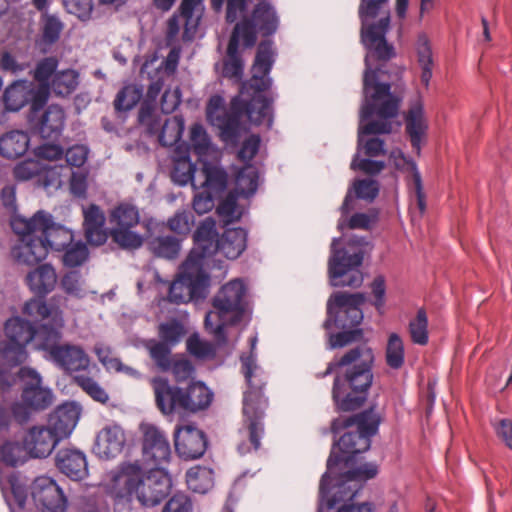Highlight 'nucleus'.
<instances>
[{
	"mask_svg": "<svg viewBox=\"0 0 512 512\" xmlns=\"http://www.w3.org/2000/svg\"><path fill=\"white\" fill-rule=\"evenodd\" d=\"M185 334L186 330L184 325L177 320H171L162 323L159 326V336L161 338V342L167 343L171 347H174L176 344H178Z\"/></svg>",
	"mask_w": 512,
	"mask_h": 512,
	"instance_id": "obj_57",
	"label": "nucleus"
},
{
	"mask_svg": "<svg viewBox=\"0 0 512 512\" xmlns=\"http://www.w3.org/2000/svg\"><path fill=\"white\" fill-rule=\"evenodd\" d=\"M204 0H182L179 7V14H173L167 21L166 41L173 45L179 36L181 29L180 19H183L182 40L192 41L195 38L197 29L204 12Z\"/></svg>",
	"mask_w": 512,
	"mask_h": 512,
	"instance_id": "obj_15",
	"label": "nucleus"
},
{
	"mask_svg": "<svg viewBox=\"0 0 512 512\" xmlns=\"http://www.w3.org/2000/svg\"><path fill=\"white\" fill-rule=\"evenodd\" d=\"M227 185V174L224 170L205 162L198 172V189L211 193H220Z\"/></svg>",
	"mask_w": 512,
	"mask_h": 512,
	"instance_id": "obj_36",
	"label": "nucleus"
},
{
	"mask_svg": "<svg viewBox=\"0 0 512 512\" xmlns=\"http://www.w3.org/2000/svg\"><path fill=\"white\" fill-rule=\"evenodd\" d=\"M209 286V276L204 266L197 260L196 254L189 253L181 266L178 278L169 287L168 301L174 304H184L190 301L204 299Z\"/></svg>",
	"mask_w": 512,
	"mask_h": 512,
	"instance_id": "obj_9",
	"label": "nucleus"
},
{
	"mask_svg": "<svg viewBox=\"0 0 512 512\" xmlns=\"http://www.w3.org/2000/svg\"><path fill=\"white\" fill-rule=\"evenodd\" d=\"M373 362V350L360 345L335 358L324 372L317 373L318 378L335 373L332 398L338 410L354 411L365 402L373 382Z\"/></svg>",
	"mask_w": 512,
	"mask_h": 512,
	"instance_id": "obj_3",
	"label": "nucleus"
},
{
	"mask_svg": "<svg viewBox=\"0 0 512 512\" xmlns=\"http://www.w3.org/2000/svg\"><path fill=\"white\" fill-rule=\"evenodd\" d=\"M193 502L191 498L183 493H175L164 505L162 512H192Z\"/></svg>",
	"mask_w": 512,
	"mask_h": 512,
	"instance_id": "obj_63",
	"label": "nucleus"
},
{
	"mask_svg": "<svg viewBox=\"0 0 512 512\" xmlns=\"http://www.w3.org/2000/svg\"><path fill=\"white\" fill-rule=\"evenodd\" d=\"M66 114L59 105H49L33 123L34 130L43 139H58L64 129Z\"/></svg>",
	"mask_w": 512,
	"mask_h": 512,
	"instance_id": "obj_28",
	"label": "nucleus"
},
{
	"mask_svg": "<svg viewBox=\"0 0 512 512\" xmlns=\"http://www.w3.org/2000/svg\"><path fill=\"white\" fill-rule=\"evenodd\" d=\"M187 351L198 359H210L216 354V347L209 341L203 340L198 334L189 336L186 342Z\"/></svg>",
	"mask_w": 512,
	"mask_h": 512,
	"instance_id": "obj_55",
	"label": "nucleus"
},
{
	"mask_svg": "<svg viewBox=\"0 0 512 512\" xmlns=\"http://www.w3.org/2000/svg\"><path fill=\"white\" fill-rule=\"evenodd\" d=\"M26 346L14 342H4L0 346V388L3 393L8 391L14 382L9 370L26 361Z\"/></svg>",
	"mask_w": 512,
	"mask_h": 512,
	"instance_id": "obj_22",
	"label": "nucleus"
},
{
	"mask_svg": "<svg viewBox=\"0 0 512 512\" xmlns=\"http://www.w3.org/2000/svg\"><path fill=\"white\" fill-rule=\"evenodd\" d=\"M339 240L331 244V256L328 261V274L333 287L358 288L364 277L360 270L364 255L361 251L349 253L346 249H337Z\"/></svg>",
	"mask_w": 512,
	"mask_h": 512,
	"instance_id": "obj_12",
	"label": "nucleus"
},
{
	"mask_svg": "<svg viewBox=\"0 0 512 512\" xmlns=\"http://www.w3.org/2000/svg\"><path fill=\"white\" fill-rule=\"evenodd\" d=\"M241 28L242 25H235L228 43L227 56L223 61L222 75L235 81L242 79L244 71V61L239 53V43L242 41L239 36Z\"/></svg>",
	"mask_w": 512,
	"mask_h": 512,
	"instance_id": "obj_32",
	"label": "nucleus"
},
{
	"mask_svg": "<svg viewBox=\"0 0 512 512\" xmlns=\"http://www.w3.org/2000/svg\"><path fill=\"white\" fill-rule=\"evenodd\" d=\"M259 174L253 165H246L236 175V192L244 196L253 195L258 187Z\"/></svg>",
	"mask_w": 512,
	"mask_h": 512,
	"instance_id": "obj_49",
	"label": "nucleus"
},
{
	"mask_svg": "<svg viewBox=\"0 0 512 512\" xmlns=\"http://www.w3.org/2000/svg\"><path fill=\"white\" fill-rule=\"evenodd\" d=\"M126 443L125 432L118 424L106 425L96 437L95 454L104 460L118 456Z\"/></svg>",
	"mask_w": 512,
	"mask_h": 512,
	"instance_id": "obj_23",
	"label": "nucleus"
},
{
	"mask_svg": "<svg viewBox=\"0 0 512 512\" xmlns=\"http://www.w3.org/2000/svg\"><path fill=\"white\" fill-rule=\"evenodd\" d=\"M11 227L20 236L11 256L17 263L28 266L44 260L49 250L62 251L74 240L73 232L54 223L51 214L45 211H38L29 219L14 217Z\"/></svg>",
	"mask_w": 512,
	"mask_h": 512,
	"instance_id": "obj_4",
	"label": "nucleus"
},
{
	"mask_svg": "<svg viewBox=\"0 0 512 512\" xmlns=\"http://www.w3.org/2000/svg\"><path fill=\"white\" fill-rule=\"evenodd\" d=\"M386 364L394 370L400 369L405 361L404 343L397 333H391L388 337L385 350Z\"/></svg>",
	"mask_w": 512,
	"mask_h": 512,
	"instance_id": "obj_51",
	"label": "nucleus"
},
{
	"mask_svg": "<svg viewBox=\"0 0 512 512\" xmlns=\"http://www.w3.org/2000/svg\"><path fill=\"white\" fill-rule=\"evenodd\" d=\"M79 420V411L72 403L59 406L49 418V428L60 440L68 437Z\"/></svg>",
	"mask_w": 512,
	"mask_h": 512,
	"instance_id": "obj_34",
	"label": "nucleus"
},
{
	"mask_svg": "<svg viewBox=\"0 0 512 512\" xmlns=\"http://www.w3.org/2000/svg\"><path fill=\"white\" fill-rule=\"evenodd\" d=\"M52 360L68 372L84 371L89 367L90 359L77 345L64 344L51 351Z\"/></svg>",
	"mask_w": 512,
	"mask_h": 512,
	"instance_id": "obj_29",
	"label": "nucleus"
},
{
	"mask_svg": "<svg viewBox=\"0 0 512 512\" xmlns=\"http://www.w3.org/2000/svg\"><path fill=\"white\" fill-rule=\"evenodd\" d=\"M138 119L146 128L147 134L157 135L159 143L164 147L175 145L182 137L184 120L181 116H173L163 121L159 115L153 113L149 105H144L139 110Z\"/></svg>",
	"mask_w": 512,
	"mask_h": 512,
	"instance_id": "obj_16",
	"label": "nucleus"
},
{
	"mask_svg": "<svg viewBox=\"0 0 512 512\" xmlns=\"http://www.w3.org/2000/svg\"><path fill=\"white\" fill-rule=\"evenodd\" d=\"M198 172L196 166L188 158H182L176 161L172 178L175 183L182 186L191 183L196 190L198 189Z\"/></svg>",
	"mask_w": 512,
	"mask_h": 512,
	"instance_id": "obj_48",
	"label": "nucleus"
},
{
	"mask_svg": "<svg viewBox=\"0 0 512 512\" xmlns=\"http://www.w3.org/2000/svg\"><path fill=\"white\" fill-rule=\"evenodd\" d=\"M405 131L410 139L412 148L419 155L421 151V142L426 135L428 123L424 113L423 102L417 97L408 108L404 116Z\"/></svg>",
	"mask_w": 512,
	"mask_h": 512,
	"instance_id": "obj_25",
	"label": "nucleus"
},
{
	"mask_svg": "<svg viewBox=\"0 0 512 512\" xmlns=\"http://www.w3.org/2000/svg\"><path fill=\"white\" fill-rule=\"evenodd\" d=\"M356 197L367 201H373L379 193V184L373 179L356 180L353 184Z\"/></svg>",
	"mask_w": 512,
	"mask_h": 512,
	"instance_id": "obj_62",
	"label": "nucleus"
},
{
	"mask_svg": "<svg viewBox=\"0 0 512 512\" xmlns=\"http://www.w3.org/2000/svg\"><path fill=\"white\" fill-rule=\"evenodd\" d=\"M142 461L149 469H164L171 458L167 436L153 424H142Z\"/></svg>",
	"mask_w": 512,
	"mask_h": 512,
	"instance_id": "obj_17",
	"label": "nucleus"
},
{
	"mask_svg": "<svg viewBox=\"0 0 512 512\" xmlns=\"http://www.w3.org/2000/svg\"><path fill=\"white\" fill-rule=\"evenodd\" d=\"M416 54H417V63L421 70L420 72V81L421 84L428 89L430 80L432 78V68L434 65L433 61V53L431 49L430 42L425 34H421L418 36L416 42Z\"/></svg>",
	"mask_w": 512,
	"mask_h": 512,
	"instance_id": "obj_40",
	"label": "nucleus"
},
{
	"mask_svg": "<svg viewBox=\"0 0 512 512\" xmlns=\"http://www.w3.org/2000/svg\"><path fill=\"white\" fill-rule=\"evenodd\" d=\"M364 302L365 295L362 293H334L327 302V319L323 324L324 328L329 330L335 326L348 329L358 326L363 320L361 306Z\"/></svg>",
	"mask_w": 512,
	"mask_h": 512,
	"instance_id": "obj_13",
	"label": "nucleus"
},
{
	"mask_svg": "<svg viewBox=\"0 0 512 512\" xmlns=\"http://www.w3.org/2000/svg\"><path fill=\"white\" fill-rule=\"evenodd\" d=\"M336 446L338 447L339 452L336 451V447H333L327 460L326 473L328 474V479L326 482V491H328L330 473L333 472L334 467L342 462L347 464L357 454L367 451L371 446V440L356 430L349 431L340 437L339 441L336 443Z\"/></svg>",
	"mask_w": 512,
	"mask_h": 512,
	"instance_id": "obj_20",
	"label": "nucleus"
},
{
	"mask_svg": "<svg viewBox=\"0 0 512 512\" xmlns=\"http://www.w3.org/2000/svg\"><path fill=\"white\" fill-rule=\"evenodd\" d=\"M388 3V0H361L359 18L361 20V41L368 53L365 57L363 77L364 102L360 109L358 128V149L363 148L369 157L386 153L384 141L379 138L364 140L366 135L389 134L393 129V120L398 116L402 97L391 92L389 83L378 81L376 70L371 67V59L388 61L394 57V47L388 44L386 33L390 26V13L385 12L378 22L368 24L376 18Z\"/></svg>",
	"mask_w": 512,
	"mask_h": 512,
	"instance_id": "obj_1",
	"label": "nucleus"
},
{
	"mask_svg": "<svg viewBox=\"0 0 512 512\" xmlns=\"http://www.w3.org/2000/svg\"><path fill=\"white\" fill-rule=\"evenodd\" d=\"M0 487L5 497L10 493L16 505L21 509L24 508L27 500V489L16 473L11 472L8 475L0 473Z\"/></svg>",
	"mask_w": 512,
	"mask_h": 512,
	"instance_id": "obj_43",
	"label": "nucleus"
},
{
	"mask_svg": "<svg viewBox=\"0 0 512 512\" xmlns=\"http://www.w3.org/2000/svg\"><path fill=\"white\" fill-rule=\"evenodd\" d=\"M22 312L35 320L42 321L35 327V338L40 349L46 350L51 355L54 347L61 346L62 329L65 325L63 311L46 300L31 298L25 302Z\"/></svg>",
	"mask_w": 512,
	"mask_h": 512,
	"instance_id": "obj_8",
	"label": "nucleus"
},
{
	"mask_svg": "<svg viewBox=\"0 0 512 512\" xmlns=\"http://www.w3.org/2000/svg\"><path fill=\"white\" fill-rule=\"evenodd\" d=\"M274 50L271 41H262L257 48L249 81L242 84L240 94L231 100L230 108H225V100L220 95L210 97L206 116L208 121L220 130V136L226 143L238 140L241 119L246 116L256 125L272 122V104L262 92L269 89L272 80L269 73L274 63Z\"/></svg>",
	"mask_w": 512,
	"mask_h": 512,
	"instance_id": "obj_2",
	"label": "nucleus"
},
{
	"mask_svg": "<svg viewBox=\"0 0 512 512\" xmlns=\"http://www.w3.org/2000/svg\"><path fill=\"white\" fill-rule=\"evenodd\" d=\"M62 260L65 266L77 267L88 258V249L82 241H74L62 250Z\"/></svg>",
	"mask_w": 512,
	"mask_h": 512,
	"instance_id": "obj_58",
	"label": "nucleus"
},
{
	"mask_svg": "<svg viewBox=\"0 0 512 512\" xmlns=\"http://www.w3.org/2000/svg\"><path fill=\"white\" fill-rule=\"evenodd\" d=\"M190 140L196 154L199 156L207 154L210 147V139L203 125L199 123L192 125Z\"/></svg>",
	"mask_w": 512,
	"mask_h": 512,
	"instance_id": "obj_61",
	"label": "nucleus"
},
{
	"mask_svg": "<svg viewBox=\"0 0 512 512\" xmlns=\"http://www.w3.org/2000/svg\"><path fill=\"white\" fill-rule=\"evenodd\" d=\"M246 286L241 279L223 285L213 298V309L205 316V328L218 345L227 342L226 328L242 320L245 311Z\"/></svg>",
	"mask_w": 512,
	"mask_h": 512,
	"instance_id": "obj_7",
	"label": "nucleus"
},
{
	"mask_svg": "<svg viewBox=\"0 0 512 512\" xmlns=\"http://www.w3.org/2000/svg\"><path fill=\"white\" fill-rule=\"evenodd\" d=\"M256 342L257 338H252L249 355L241 356L242 373L248 385L243 397L242 426L238 430L237 450L241 455L260 448L264 435L263 419L269 405L268 398L263 393L267 376L257 364L254 353Z\"/></svg>",
	"mask_w": 512,
	"mask_h": 512,
	"instance_id": "obj_5",
	"label": "nucleus"
},
{
	"mask_svg": "<svg viewBox=\"0 0 512 512\" xmlns=\"http://www.w3.org/2000/svg\"><path fill=\"white\" fill-rule=\"evenodd\" d=\"M147 245L156 257L169 260L175 259L180 252V241L174 236L152 237Z\"/></svg>",
	"mask_w": 512,
	"mask_h": 512,
	"instance_id": "obj_42",
	"label": "nucleus"
},
{
	"mask_svg": "<svg viewBox=\"0 0 512 512\" xmlns=\"http://www.w3.org/2000/svg\"><path fill=\"white\" fill-rule=\"evenodd\" d=\"M63 23L55 15H43L42 43L51 46L60 38Z\"/></svg>",
	"mask_w": 512,
	"mask_h": 512,
	"instance_id": "obj_59",
	"label": "nucleus"
},
{
	"mask_svg": "<svg viewBox=\"0 0 512 512\" xmlns=\"http://www.w3.org/2000/svg\"><path fill=\"white\" fill-rule=\"evenodd\" d=\"M79 85V74L73 69H67L54 74L51 87L55 94L68 96Z\"/></svg>",
	"mask_w": 512,
	"mask_h": 512,
	"instance_id": "obj_46",
	"label": "nucleus"
},
{
	"mask_svg": "<svg viewBox=\"0 0 512 512\" xmlns=\"http://www.w3.org/2000/svg\"><path fill=\"white\" fill-rule=\"evenodd\" d=\"M59 471L74 481L83 480L88 475L86 455L75 448L60 449L55 457Z\"/></svg>",
	"mask_w": 512,
	"mask_h": 512,
	"instance_id": "obj_24",
	"label": "nucleus"
},
{
	"mask_svg": "<svg viewBox=\"0 0 512 512\" xmlns=\"http://www.w3.org/2000/svg\"><path fill=\"white\" fill-rule=\"evenodd\" d=\"M60 438L49 427H32L24 438L29 457L42 458L51 454Z\"/></svg>",
	"mask_w": 512,
	"mask_h": 512,
	"instance_id": "obj_27",
	"label": "nucleus"
},
{
	"mask_svg": "<svg viewBox=\"0 0 512 512\" xmlns=\"http://www.w3.org/2000/svg\"><path fill=\"white\" fill-rule=\"evenodd\" d=\"M186 483L193 492L204 494L213 485L212 472L204 467H192L186 473Z\"/></svg>",
	"mask_w": 512,
	"mask_h": 512,
	"instance_id": "obj_50",
	"label": "nucleus"
},
{
	"mask_svg": "<svg viewBox=\"0 0 512 512\" xmlns=\"http://www.w3.org/2000/svg\"><path fill=\"white\" fill-rule=\"evenodd\" d=\"M74 382L95 401L104 404L109 400L107 392L91 377L82 374L76 375Z\"/></svg>",
	"mask_w": 512,
	"mask_h": 512,
	"instance_id": "obj_60",
	"label": "nucleus"
},
{
	"mask_svg": "<svg viewBox=\"0 0 512 512\" xmlns=\"http://www.w3.org/2000/svg\"><path fill=\"white\" fill-rule=\"evenodd\" d=\"M5 335L10 342L26 346L35 338V326L19 316L9 318L4 325Z\"/></svg>",
	"mask_w": 512,
	"mask_h": 512,
	"instance_id": "obj_37",
	"label": "nucleus"
},
{
	"mask_svg": "<svg viewBox=\"0 0 512 512\" xmlns=\"http://www.w3.org/2000/svg\"><path fill=\"white\" fill-rule=\"evenodd\" d=\"M246 247L247 231L243 228L226 229L218 242V250L228 259L238 258Z\"/></svg>",
	"mask_w": 512,
	"mask_h": 512,
	"instance_id": "obj_35",
	"label": "nucleus"
},
{
	"mask_svg": "<svg viewBox=\"0 0 512 512\" xmlns=\"http://www.w3.org/2000/svg\"><path fill=\"white\" fill-rule=\"evenodd\" d=\"M380 424L379 415L371 408L357 415L350 416L342 421L335 420L332 423V431L338 433L340 428L356 426V431L371 440L378 431Z\"/></svg>",
	"mask_w": 512,
	"mask_h": 512,
	"instance_id": "obj_31",
	"label": "nucleus"
},
{
	"mask_svg": "<svg viewBox=\"0 0 512 512\" xmlns=\"http://www.w3.org/2000/svg\"><path fill=\"white\" fill-rule=\"evenodd\" d=\"M111 236L115 243L123 249H137L142 246L143 238L132 231V228H112Z\"/></svg>",
	"mask_w": 512,
	"mask_h": 512,
	"instance_id": "obj_56",
	"label": "nucleus"
},
{
	"mask_svg": "<svg viewBox=\"0 0 512 512\" xmlns=\"http://www.w3.org/2000/svg\"><path fill=\"white\" fill-rule=\"evenodd\" d=\"M174 438L175 450L185 460L200 458L207 449L204 432L192 425L177 428Z\"/></svg>",
	"mask_w": 512,
	"mask_h": 512,
	"instance_id": "obj_21",
	"label": "nucleus"
},
{
	"mask_svg": "<svg viewBox=\"0 0 512 512\" xmlns=\"http://www.w3.org/2000/svg\"><path fill=\"white\" fill-rule=\"evenodd\" d=\"M18 376L23 387L21 402L13 403V415L17 423L24 424L32 411L45 410L52 404L53 393L43 386L40 374L33 368L21 367Z\"/></svg>",
	"mask_w": 512,
	"mask_h": 512,
	"instance_id": "obj_10",
	"label": "nucleus"
},
{
	"mask_svg": "<svg viewBox=\"0 0 512 512\" xmlns=\"http://www.w3.org/2000/svg\"><path fill=\"white\" fill-rule=\"evenodd\" d=\"M171 478L164 469H149L144 473L138 463H124L113 477L111 493L115 510L130 509L135 496L144 507H154L169 494Z\"/></svg>",
	"mask_w": 512,
	"mask_h": 512,
	"instance_id": "obj_6",
	"label": "nucleus"
},
{
	"mask_svg": "<svg viewBox=\"0 0 512 512\" xmlns=\"http://www.w3.org/2000/svg\"><path fill=\"white\" fill-rule=\"evenodd\" d=\"M140 221L139 211L136 206L121 203L115 207L110 214V222L113 228H133Z\"/></svg>",
	"mask_w": 512,
	"mask_h": 512,
	"instance_id": "obj_44",
	"label": "nucleus"
},
{
	"mask_svg": "<svg viewBox=\"0 0 512 512\" xmlns=\"http://www.w3.org/2000/svg\"><path fill=\"white\" fill-rule=\"evenodd\" d=\"M217 236L216 222L212 218H206L197 227L193 236L195 245L190 253L195 252L197 260L202 266H204L206 257L218 251L219 239Z\"/></svg>",
	"mask_w": 512,
	"mask_h": 512,
	"instance_id": "obj_26",
	"label": "nucleus"
},
{
	"mask_svg": "<svg viewBox=\"0 0 512 512\" xmlns=\"http://www.w3.org/2000/svg\"><path fill=\"white\" fill-rule=\"evenodd\" d=\"M143 95V89L136 84L124 86L114 99V108L117 112H126L133 109Z\"/></svg>",
	"mask_w": 512,
	"mask_h": 512,
	"instance_id": "obj_47",
	"label": "nucleus"
},
{
	"mask_svg": "<svg viewBox=\"0 0 512 512\" xmlns=\"http://www.w3.org/2000/svg\"><path fill=\"white\" fill-rule=\"evenodd\" d=\"M31 494L42 512H65L67 509L68 500L63 490L48 476H39L33 481Z\"/></svg>",
	"mask_w": 512,
	"mask_h": 512,
	"instance_id": "obj_18",
	"label": "nucleus"
},
{
	"mask_svg": "<svg viewBox=\"0 0 512 512\" xmlns=\"http://www.w3.org/2000/svg\"><path fill=\"white\" fill-rule=\"evenodd\" d=\"M26 282L36 299L45 300L56 286L57 274L50 264H42L27 274Z\"/></svg>",
	"mask_w": 512,
	"mask_h": 512,
	"instance_id": "obj_30",
	"label": "nucleus"
},
{
	"mask_svg": "<svg viewBox=\"0 0 512 512\" xmlns=\"http://www.w3.org/2000/svg\"><path fill=\"white\" fill-rule=\"evenodd\" d=\"M251 16L243 18L236 25H242L239 36L245 47H253L257 40V33L269 36L276 32L279 19L269 0H257Z\"/></svg>",
	"mask_w": 512,
	"mask_h": 512,
	"instance_id": "obj_14",
	"label": "nucleus"
},
{
	"mask_svg": "<svg viewBox=\"0 0 512 512\" xmlns=\"http://www.w3.org/2000/svg\"><path fill=\"white\" fill-rule=\"evenodd\" d=\"M33 84L26 80H17L4 92V103L8 110H20L31 98Z\"/></svg>",
	"mask_w": 512,
	"mask_h": 512,
	"instance_id": "obj_39",
	"label": "nucleus"
},
{
	"mask_svg": "<svg viewBox=\"0 0 512 512\" xmlns=\"http://www.w3.org/2000/svg\"><path fill=\"white\" fill-rule=\"evenodd\" d=\"M29 458L25 445L17 441H5L0 446V462L7 466L17 467L23 465Z\"/></svg>",
	"mask_w": 512,
	"mask_h": 512,
	"instance_id": "obj_45",
	"label": "nucleus"
},
{
	"mask_svg": "<svg viewBox=\"0 0 512 512\" xmlns=\"http://www.w3.org/2000/svg\"><path fill=\"white\" fill-rule=\"evenodd\" d=\"M187 413L206 409L213 398V393L201 382H195L185 389Z\"/></svg>",
	"mask_w": 512,
	"mask_h": 512,
	"instance_id": "obj_41",
	"label": "nucleus"
},
{
	"mask_svg": "<svg viewBox=\"0 0 512 512\" xmlns=\"http://www.w3.org/2000/svg\"><path fill=\"white\" fill-rule=\"evenodd\" d=\"M237 199V193L229 192L228 195L219 203L217 213L224 225H229L241 219L243 210L237 204Z\"/></svg>",
	"mask_w": 512,
	"mask_h": 512,
	"instance_id": "obj_52",
	"label": "nucleus"
},
{
	"mask_svg": "<svg viewBox=\"0 0 512 512\" xmlns=\"http://www.w3.org/2000/svg\"><path fill=\"white\" fill-rule=\"evenodd\" d=\"M378 473L375 464L366 463L353 470L347 471L343 479L333 486L332 497H329V491H326V482L328 474L324 473L319 486L320 503L318 512H322L323 507L327 509L334 508L338 503L346 500H352L362 488L363 484L374 478Z\"/></svg>",
	"mask_w": 512,
	"mask_h": 512,
	"instance_id": "obj_11",
	"label": "nucleus"
},
{
	"mask_svg": "<svg viewBox=\"0 0 512 512\" xmlns=\"http://www.w3.org/2000/svg\"><path fill=\"white\" fill-rule=\"evenodd\" d=\"M411 341L414 344L424 346L429 341L428 317L424 309H419L408 325Z\"/></svg>",
	"mask_w": 512,
	"mask_h": 512,
	"instance_id": "obj_53",
	"label": "nucleus"
},
{
	"mask_svg": "<svg viewBox=\"0 0 512 512\" xmlns=\"http://www.w3.org/2000/svg\"><path fill=\"white\" fill-rule=\"evenodd\" d=\"M147 349L150 357L161 371H170L173 358L171 357L172 347L169 344L151 340L147 345Z\"/></svg>",
	"mask_w": 512,
	"mask_h": 512,
	"instance_id": "obj_54",
	"label": "nucleus"
},
{
	"mask_svg": "<svg viewBox=\"0 0 512 512\" xmlns=\"http://www.w3.org/2000/svg\"><path fill=\"white\" fill-rule=\"evenodd\" d=\"M157 408L166 416L187 414L185 389L171 385L162 377L151 381Z\"/></svg>",
	"mask_w": 512,
	"mask_h": 512,
	"instance_id": "obj_19",
	"label": "nucleus"
},
{
	"mask_svg": "<svg viewBox=\"0 0 512 512\" xmlns=\"http://www.w3.org/2000/svg\"><path fill=\"white\" fill-rule=\"evenodd\" d=\"M67 11L81 20H88L93 11L92 0H64Z\"/></svg>",
	"mask_w": 512,
	"mask_h": 512,
	"instance_id": "obj_64",
	"label": "nucleus"
},
{
	"mask_svg": "<svg viewBox=\"0 0 512 512\" xmlns=\"http://www.w3.org/2000/svg\"><path fill=\"white\" fill-rule=\"evenodd\" d=\"M30 139L23 131H11L0 137V155L15 159L21 157L29 148Z\"/></svg>",
	"mask_w": 512,
	"mask_h": 512,
	"instance_id": "obj_38",
	"label": "nucleus"
},
{
	"mask_svg": "<svg viewBox=\"0 0 512 512\" xmlns=\"http://www.w3.org/2000/svg\"><path fill=\"white\" fill-rule=\"evenodd\" d=\"M84 230L87 241L92 245H102L107 240L105 229V215L101 209L94 204L83 209Z\"/></svg>",
	"mask_w": 512,
	"mask_h": 512,
	"instance_id": "obj_33",
	"label": "nucleus"
}]
</instances>
